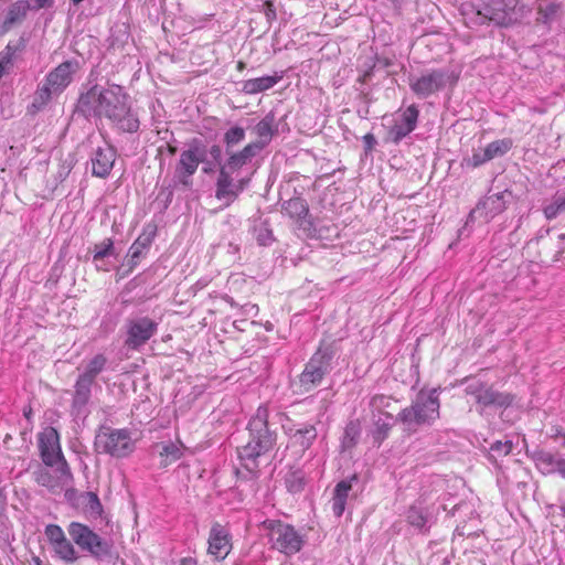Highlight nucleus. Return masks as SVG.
Wrapping results in <instances>:
<instances>
[{
    "instance_id": "nucleus-1",
    "label": "nucleus",
    "mask_w": 565,
    "mask_h": 565,
    "mask_svg": "<svg viewBox=\"0 0 565 565\" xmlns=\"http://www.w3.org/2000/svg\"><path fill=\"white\" fill-rule=\"evenodd\" d=\"M75 113L87 120L105 118L120 132L136 134L140 128L129 94L117 84H94L79 95Z\"/></svg>"
},
{
    "instance_id": "nucleus-2",
    "label": "nucleus",
    "mask_w": 565,
    "mask_h": 565,
    "mask_svg": "<svg viewBox=\"0 0 565 565\" xmlns=\"http://www.w3.org/2000/svg\"><path fill=\"white\" fill-rule=\"evenodd\" d=\"M248 441L237 448L239 467L235 473L241 481H256L260 476V460L271 452L277 444V430L269 423L267 406L260 405L250 417Z\"/></svg>"
},
{
    "instance_id": "nucleus-3",
    "label": "nucleus",
    "mask_w": 565,
    "mask_h": 565,
    "mask_svg": "<svg viewBox=\"0 0 565 565\" xmlns=\"http://www.w3.org/2000/svg\"><path fill=\"white\" fill-rule=\"evenodd\" d=\"M440 387H423L412 401V404L403 408L396 420L408 435L417 433L422 427H430L440 416Z\"/></svg>"
},
{
    "instance_id": "nucleus-4",
    "label": "nucleus",
    "mask_w": 565,
    "mask_h": 565,
    "mask_svg": "<svg viewBox=\"0 0 565 565\" xmlns=\"http://www.w3.org/2000/svg\"><path fill=\"white\" fill-rule=\"evenodd\" d=\"M338 351L334 341L320 343L299 375L300 393H309L322 383L324 376L333 369Z\"/></svg>"
},
{
    "instance_id": "nucleus-5",
    "label": "nucleus",
    "mask_w": 565,
    "mask_h": 565,
    "mask_svg": "<svg viewBox=\"0 0 565 565\" xmlns=\"http://www.w3.org/2000/svg\"><path fill=\"white\" fill-rule=\"evenodd\" d=\"M135 448L131 433L127 428H113L102 425L95 435L94 449L98 454L121 459L130 456Z\"/></svg>"
},
{
    "instance_id": "nucleus-6",
    "label": "nucleus",
    "mask_w": 565,
    "mask_h": 565,
    "mask_svg": "<svg viewBox=\"0 0 565 565\" xmlns=\"http://www.w3.org/2000/svg\"><path fill=\"white\" fill-rule=\"evenodd\" d=\"M67 532L79 550L87 552L95 561L104 562L113 558L114 546L111 541L102 537L88 525L81 522H71Z\"/></svg>"
},
{
    "instance_id": "nucleus-7",
    "label": "nucleus",
    "mask_w": 565,
    "mask_h": 565,
    "mask_svg": "<svg viewBox=\"0 0 565 565\" xmlns=\"http://www.w3.org/2000/svg\"><path fill=\"white\" fill-rule=\"evenodd\" d=\"M471 18L477 24L492 22L498 26L508 28L516 23L521 14L518 11V0H489L478 9L471 6Z\"/></svg>"
},
{
    "instance_id": "nucleus-8",
    "label": "nucleus",
    "mask_w": 565,
    "mask_h": 565,
    "mask_svg": "<svg viewBox=\"0 0 565 565\" xmlns=\"http://www.w3.org/2000/svg\"><path fill=\"white\" fill-rule=\"evenodd\" d=\"M38 447L44 466L56 467L62 476L72 477L71 467L62 451L60 435L54 427H46L38 435Z\"/></svg>"
},
{
    "instance_id": "nucleus-9",
    "label": "nucleus",
    "mask_w": 565,
    "mask_h": 565,
    "mask_svg": "<svg viewBox=\"0 0 565 565\" xmlns=\"http://www.w3.org/2000/svg\"><path fill=\"white\" fill-rule=\"evenodd\" d=\"M263 527L267 531L271 546L277 551L294 555L301 550L303 540L292 525L280 520H266L263 522Z\"/></svg>"
},
{
    "instance_id": "nucleus-10",
    "label": "nucleus",
    "mask_w": 565,
    "mask_h": 565,
    "mask_svg": "<svg viewBox=\"0 0 565 565\" xmlns=\"http://www.w3.org/2000/svg\"><path fill=\"white\" fill-rule=\"evenodd\" d=\"M204 142L202 139L193 138L188 142V149L183 150L175 167L174 178L184 188L192 185V175L196 172L203 160Z\"/></svg>"
},
{
    "instance_id": "nucleus-11",
    "label": "nucleus",
    "mask_w": 565,
    "mask_h": 565,
    "mask_svg": "<svg viewBox=\"0 0 565 565\" xmlns=\"http://www.w3.org/2000/svg\"><path fill=\"white\" fill-rule=\"evenodd\" d=\"M158 327L159 323L147 316L127 319L125 345L139 350L158 332Z\"/></svg>"
},
{
    "instance_id": "nucleus-12",
    "label": "nucleus",
    "mask_w": 565,
    "mask_h": 565,
    "mask_svg": "<svg viewBox=\"0 0 565 565\" xmlns=\"http://www.w3.org/2000/svg\"><path fill=\"white\" fill-rule=\"evenodd\" d=\"M512 196V192L509 190L493 194L488 193L478 201L476 207L469 213L468 220L473 221L475 218L480 217L486 222L491 221L497 215L505 211Z\"/></svg>"
},
{
    "instance_id": "nucleus-13",
    "label": "nucleus",
    "mask_w": 565,
    "mask_h": 565,
    "mask_svg": "<svg viewBox=\"0 0 565 565\" xmlns=\"http://www.w3.org/2000/svg\"><path fill=\"white\" fill-rule=\"evenodd\" d=\"M449 78L448 72L444 70H433L418 78H411L409 86L414 94L426 98L436 92L441 90Z\"/></svg>"
},
{
    "instance_id": "nucleus-14",
    "label": "nucleus",
    "mask_w": 565,
    "mask_h": 565,
    "mask_svg": "<svg viewBox=\"0 0 565 565\" xmlns=\"http://www.w3.org/2000/svg\"><path fill=\"white\" fill-rule=\"evenodd\" d=\"M438 508L434 504H425L423 500H417L407 511L406 519L409 525L417 529L420 533L427 534L431 525L436 522Z\"/></svg>"
},
{
    "instance_id": "nucleus-15",
    "label": "nucleus",
    "mask_w": 565,
    "mask_h": 565,
    "mask_svg": "<svg viewBox=\"0 0 565 565\" xmlns=\"http://www.w3.org/2000/svg\"><path fill=\"white\" fill-rule=\"evenodd\" d=\"M256 136V140L249 142L252 147H256V151L260 153L278 135V122L273 110L268 111L252 129Z\"/></svg>"
},
{
    "instance_id": "nucleus-16",
    "label": "nucleus",
    "mask_w": 565,
    "mask_h": 565,
    "mask_svg": "<svg viewBox=\"0 0 565 565\" xmlns=\"http://www.w3.org/2000/svg\"><path fill=\"white\" fill-rule=\"evenodd\" d=\"M34 9L29 0H17L6 10L3 19L0 21V35H4L12 29L21 25L30 10Z\"/></svg>"
},
{
    "instance_id": "nucleus-17",
    "label": "nucleus",
    "mask_w": 565,
    "mask_h": 565,
    "mask_svg": "<svg viewBox=\"0 0 565 565\" xmlns=\"http://www.w3.org/2000/svg\"><path fill=\"white\" fill-rule=\"evenodd\" d=\"M531 459L543 475L557 473L565 479V458L557 457L544 449H535L531 452Z\"/></svg>"
},
{
    "instance_id": "nucleus-18",
    "label": "nucleus",
    "mask_w": 565,
    "mask_h": 565,
    "mask_svg": "<svg viewBox=\"0 0 565 565\" xmlns=\"http://www.w3.org/2000/svg\"><path fill=\"white\" fill-rule=\"evenodd\" d=\"M281 209L289 217L297 218L299 226L308 231L309 234L316 231L313 222L309 216L308 203L305 199L300 196L291 198L282 203Z\"/></svg>"
},
{
    "instance_id": "nucleus-19",
    "label": "nucleus",
    "mask_w": 565,
    "mask_h": 565,
    "mask_svg": "<svg viewBox=\"0 0 565 565\" xmlns=\"http://www.w3.org/2000/svg\"><path fill=\"white\" fill-rule=\"evenodd\" d=\"M231 551L230 534L223 525L214 523L210 530L209 553L217 561L224 559Z\"/></svg>"
},
{
    "instance_id": "nucleus-20",
    "label": "nucleus",
    "mask_w": 565,
    "mask_h": 565,
    "mask_svg": "<svg viewBox=\"0 0 565 565\" xmlns=\"http://www.w3.org/2000/svg\"><path fill=\"white\" fill-rule=\"evenodd\" d=\"M224 153L226 158L220 170H224L231 174L239 171L243 167L250 163L257 154H259V152L256 151V147H252L248 143L238 151L227 150L224 151Z\"/></svg>"
},
{
    "instance_id": "nucleus-21",
    "label": "nucleus",
    "mask_w": 565,
    "mask_h": 565,
    "mask_svg": "<svg viewBox=\"0 0 565 565\" xmlns=\"http://www.w3.org/2000/svg\"><path fill=\"white\" fill-rule=\"evenodd\" d=\"M359 483L360 475L355 472L335 484L332 497V512L337 518L343 514L349 492Z\"/></svg>"
},
{
    "instance_id": "nucleus-22",
    "label": "nucleus",
    "mask_w": 565,
    "mask_h": 565,
    "mask_svg": "<svg viewBox=\"0 0 565 565\" xmlns=\"http://www.w3.org/2000/svg\"><path fill=\"white\" fill-rule=\"evenodd\" d=\"M317 437L318 431L312 424H301L299 427L289 430L290 446L301 455L311 448Z\"/></svg>"
},
{
    "instance_id": "nucleus-23",
    "label": "nucleus",
    "mask_w": 565,
    "mask_h": 565,
    "mask_svg": "<svg viewBox=\"0 0 565 565\" xmlns=\"http://www.w3.org/2000/svg\"><path fill=\"white\" fill-rule=\"evenodd\" d=\"M238 196L239 193L233 174L220 170L215 182V198L224 202L225 207H228Z\"/></svg>"
},
{
    "instance_id": "nucleus-24",
    "label": "nucleus",
    "mask_w": 565,
    "mask_h": 565,
    "mask_svg": "<svg viewBox=\"0 0 565 565\" xmlns=\"http://www.w3.org/2000/svg\"><path fill=\"white\" fill-rule=\"evenodd\" d=\"M115 160L116 150L113 147H98L90 159L93 175L98 178L108 177L114 167Z\"/></svg>"
},
{
    "instance_id": "nucleus-25",
    "label": "nucleus",
    "mask_w": 565,
    "mask_h": 565,
    "mask_svg": "<svg viewBox=\"0 0 565 565\" xmlns=\"http://www.w3.org/2000/svg\"><path fill=\"white\" fill-rule=\"evenodd\" d=\"M515 396L508 392H500L494 388L493 385L487 386L483 395L479 399V408L483 411L486 408H508L514 402Z\"/></svg>"
},
{
    "instance_id": "nucleus-26",
    "label": "nucleus",
    "mask_w": 565,
    "mask_h": 565,
    "mask_svg": "<svg viewBox=\"0 0 565 565\" xmlns=\"http://www.w3.org/2000/svg\"><path fill=\"white\" fill-rule=\"evenodd\" d=\"M93 385V383L79 376L77 377L74 384V393L72 396V412L76 416L85 415L86 406L92 397Z\"/></svg>"
},
{
    "instance_id": "nucleus-27",
    "label": "nucleus",
    "mask_w": 565,
    "mask_h": 565,
    "mask_svg": "<svg viewBox=\"0 0 565 565\" xmlns=\"http://www.w3.org/2000/svg\"><path fill=\"white\" fill-rule=\"evenodd\" d=\"M47 468L49 467L46 466H40L36 470L33 471V479L41 487L54 491L73 480V476H62L61 472L56 470V467L53 468L54 472H51Z\"/></svg>"
},
{
    "instance_id": "nucleus-28",
    "label": "nucleus",
    "mask_w": 565,
    "mask_h": 565,
    "mask_svg": "<svg viewBox=\"0 0 565 565\" xmlns=\"http://www.w3.org/2000/svg\"><path fill=\"white\" fill-rule=\"evenodd\" d=\"M395 423H398L396 420V416L394 417L391 413H385L382 415H376L373 413V441L380 446L388 437L390 431Z\"/></svg>"
},
{
    "instance_id": "nucleus-29",
    "label": "nucleus",
    "mask_w": 565,
    "mask_h": 565,
    "mask_svg": "<svg viewBox=\"0 0 565 565\" xmlns=\"http://www.w3.org/2000/svg\"><path fill=\"white\" fill-rule=\"evenodd\" d=\"M284 77V72L275 73V75H266L242 82V92L248 95L258 94L270 89Z\"/></svg>"
},
{
    "instance_id": "nucleus-30",
    "label": "nucleus",
    "mask_w": 565,
    "mask_h": 565,
    "mask_svg": "<svg viewBox=\"0 0 565 565\" xmlns=\"http://www.w3.org/2000/svg\"><path fill=\"white\" fill-rule=\"evenodd\" d=\"M74 66V63H72L71 61H65L61 63L46 76L47 84L52 86L55 90L64 88L72 81Z\"/></svg>"
},
{
    "instance_id": "nucleus-31",
    "label": "nucleus",
    "mask_w": 565,
    "mask_h": 565,
    "mask_svg": "<svg viewBox=\"0 0 565 565\" xmlns=\"http://www.w3.org/2000/svg\"><path fill=\"white\" fill-rule=\"evenodd\" d=\"M157 234V226L152 224H148L145 226L141 234L136 238V241L129 247L128 253L134 254L135 257L139 256L143 258L149 250L154 236Z\"/></svg>"
},
{
    "instance_id": "nucleus-32",
    "label": "nucleus",
    "mask_w": 565,
    "mask_h": 565,
    "mask_svg": "<svg viewBox=\"0 0 565 565\" xmlns=\"http://www.w3.org/2000/svg\"><path fill=\"white\" fill-rule=\"evenodd\" d=\"M107 364V356L103 353H97L86 362L84 371L78 376L95 384L97 376L106 370Z\"/></svg>"
},
{
    "instance_id": "nucleus-33",
    "label": "nucleus",
    "mask_w": 565,
    "mask_h": 565,
    "mask_svg": "<svg viewBox=\"0 0 565 565\" xmlns=\"http://www.w3.org/2000/svg\"><path fill=\"white\" fill-rule=\"evenodd\" d=\"M561 17V4L554 1L543 0L537 6L536 22L551 25Z\"/></svg>"
},
{
    "instance_id": "nucleus-34",
    "label": "nucleus",
    "mask_w": 565,
    "mask_h": 565,
    "mask_svg": "<svg viewBox=\"0 0 565 565\" xmlns=\"http://www.w3.org/2000/svg\"><path fill=\"white\" fill-rule=\"evenodd\" d=\"M513 441L508 439L504 441L497 440L490 445L488 451V459L492 462L497 468H500L499 460L503 457H507L512 452Z\"/></svg>"
},
{
    "instance_id": "nucleus-35",
    "label": "nucleus",
    "mask_w": 565,
    "mask_h": 565,
    "mask_svg": "<svg viewBox=\"0 0 565 565\" xmlns=\"http://www.w3.org/2000/svg\"><path fill=\"white\" fill-rule=\"evenodd\" d=\"M158 447H160V450H159V456L161 458L160 467H163V468L178 461L183 455L181 448L172 441L163 443L161 445H158Z\"/></svg>"
},
{
    "instance_id": "nucleus-36",
    "label": "nucleus",
    "mask_w": 565,
    "mask_h": 565,
    "mask_svg": "<svg viewBox=\"0 0 565 565\" xmlns=\"http://www.w3.org/2000/svg\"><path fill=\"white\" fill-rule=\"evenodd\" d=\"M114 242L111 238L104 239L100 244H96L94 247L93 262L97 270H108V267L99 265L106 257L114 255Z\"/></svg>"
},
{
    "instance_id": "nucleus-37",
    "label": "nucleus",
    "mask_w": 565,
    "mask_h": 565,
    "mask_svg": "<svg viewBox=\"0 0 565 565\" xmlns=\"http://www.w3.org/2000/svg\"><path fill=\"white\" fill-rule=\"evenodd\" d=\"M361 435V425L358 419L350 420L343 433L341 446L343 450L352 449L358 444Z\"/></svg>"
},
{
    "instance_id": "nucleus-38",
    "label": "nucleus",
    "mask_w": 565,
    "mask_h": 565,
    "mask_svg": "<svg viewBox=\"0 0 565 565\" xmlns=\"http://www.w3.org/2000/svg\"><path fill=\"white\" fill-rule=\"evenodd\" d=\"M461 383L465 384V393L473 396L476 404L479 406V399L483 395L488 383L477 376H467L461 381Z\"/></svg>"
},
{
    "instance_id": "nucleus-39",
    "label": "nucleus",
    "mask_w": 565,
    "mask_h": 565,
    "mask_svg": "<svg viewBox=\"0 0 565 565\" xmlns=\"http://www.w3.org/2000/svg\"><path fill=\"white\" fill-rule=\"evenodd\" d=\"M72 542L65 537L53 546L55 554L67 564L74 563L79 558Z\"/></svg>"
},
{
    "instance_id": "nucleus-40",
    "label": "nucleus",
    "mask_w": 565,
    "mask_h": 565,
    "mask_svg": "<svg viewBox=\"0 0 565 565\" xmlns=\"http://www.w3.org/2000/svg\"><path fill=\"white\" fill-rule=\"evenodd\" d=\"M254 236L258 245L269 246L275 241L273 230L267 220L256 223L253 227Z\"/></svg>"
},
{
    "instance_id": "nucleus-41",
    "label": "nucleus",
    "mask_w": 565,
    "mask_h": 565,
    "mask_svg": "<svg viewBox=\"0 0 565 565\" xmlns=\"http://www.w3.org/2000/svg\"><path fill=\"white\" fill-rule=\"evenodd\" d=\"M246 131L241 126H233L227 129L223 135V142L225 146V150H234L236 146L242 143L245 140Z\"/></svg>"
},
{
    "instance_id": "nucleus-42",
    "label": "nucleus",
    "mask_w": 565,
    "mask_h": 565,
    "mask_svg": "<svg viewBox=\"0 0 565 565\" xmlns=\"http://www.w3.org/2000/svg\"><path fill=\"white\" fill-rule=\"evenodd\" d=\"M513 147V140L511 138H503L494 140L487 145L484 148L490 161L498 157H503Z\"/></svg>"
},
{
    "instance_id": "nucleus-43",
    "label": "nucleus",
    "mask_w": 565,
    "mask_h": 565,
    "mask_svg": "<svg viewBox=\"0 0 565 565\" xmlns=\"http://www.w3.org/2000/svg\"><path fill=\"white\" fill-rule=\"evenodd\" d=\"M489 161H490V159L488 157L486 149L479 148V149H473L471 156L465 157L462 159L461 167L468 168V169H477V168L486 164Z\"/></svg>"
},
{
    "instance_id": "nucleus-44",
    "label": "nucleus",
    "mask_w": 565,
    "mask_h": 565,
    "mask_svg": "<svg viewBox=\"0 0 565 565\" xmlns=\"http://www.w3.org/2000/svg\"><path fill=\"white\" fill-rule=\"evenodd\" d=\"M286 488L291 493L301 492L305 488V475L301 470L289 471L285 478Z\"/></svg>"
},
{
    "instance_id": "nucleus-45",
    "label": "nucleus",
    "mask_w": 565,
    "mask_h": 565,
    "mask_svg": "<svg viewBox=\"0 0 565 565\" xmlns=\"http://www.w3.org/2000/svg\"><path fill=\"white\" fill-rule=\"evenodd\" d=\"M418 116V108L415 105H411L402 113L399 119L396 121L405 126L411 131H414L417 126Z\"/></svg>"
},
{
    "instance_id": "nucleus-46",
    "label": "nucleus",
    "mask_w": 565,
    "mask_h": 565,
    "mask_svg": "<svg viewBox=\"0 0 565 565\" xmlns=\"http://www.w3.org/2000/svg\"><path fill=\"white\" fill-rule=\"evenodd\" d=\"M83 498L85 499V509L90 515L97 518L103 513V505L97 493L88 491L85 492Z\"/></svg>"
},
{
    "instance_id": "nucleus-47",
    "label": "nucleus",
    "mask_w": 565,
    "mask_h": 565,
    "mask_svg": "<svg viewBox=\"0 0 565 565\" xmlns=\"http://www.w3.org/2000/svg\"><path fill=\"white\" fill-rule=\"evenodd\" d=\"M412 131L407 129L405 126H403L398 121H395V124L388 129L385 141L398 145Z\"/></svg>"
},
{
    "instance_id": "nucleus-48",
    "label": "nucleus",
    "mask_w": 565,
    "mask_h": 565,
    "mask_svg": "<svg viewBox=\"0 0 565 565\" xmlns=\"http://www.w3.org/2000/svg\"><path fill=\"white\" fill-rule=\"evenodd\" d=\"M20 46H24L23 40L20 41V45H13L11 42L0 52V62L9 71L13 66V60L15 53L20 50Z\"/></svg>"
},
{
    "instance_id": "nucleus-49",
    "label": "nucleus",
    "mask_w": 565,
    "mask_h": 565,
    "mask_svg": "<svg viewBox=\"0 0 565 565\" xmlns=\"http://www.w3.org/2000/svg\"><path fill=\"white\" fill-rule=\"evenodd\" d=\"M543 212L547 220H553L565 212V196H555L553 202L544 207Z\"/></svg>"
},
{
    "instance_id": "nucleus-50",
    "label": "nucleus",
    "mask_w": 565,
    "mask_h": 565,
    "mask_svg": "<svg viewBox=\"0 0 565 565\" xmlns=\"http://www.w3.org/2000/svg\"><path fill=\"white\" fill-rule=\"evenodd\" d=\"M392 398L383 394L374 395L371 398L370 405L373 407V413L382 415L387 413L385 409L391 407Z\"/></svg>"
},
{
    "instance_id": "nucleus-51",
    "label": "nucleus",
    "mask_w": 565,
    "mask_h": 565,
    "mask_svg": "<svg viewBox=\"0 0 565 565\" xmlns=\"http://www.w3.org/2000/svg\"><path fill=\"white\" fill-rule=\"evenodd\" d=\"M44 533H45L49 542L53 546L66 537L62 527L57 524L46 525Z\"/></svg>"
},
{
    "instance_id": "nucleus-52",
    "label": "nucleus",
    "mask_w": 565,
    "mask_h": 565,
    "mask_svg": "<svg viewBox=\"0 0 565 565\" xmlns=\"http://www.w3.org/2000/svg\"><path fill=\"white\" fill-rule=\"evenodd\" d=\"M258 10L264 13L267 23L270 25L277 18L276 8L271 0H266L257 6Z\"/></svg>"
},
{
    "instance_id": "nucleus-53",
    "label": "nucleus",
    "mask_w": 565,
    "mask_h": 565,
    "mask_svg": "<svg viewBox=\"0 0 565 565\" xmlns=\"http://www.w3.org/2000/svg\"><path fill=\"white\" fill-rule=\"evenodd\" d=\"M52 88L53 87L50 86L47 83L40 87L36 92L32 106L40 107L41 105L45 104L51 98Z\"/></svg>"
},
{
    "instance_id": "nucleus-54",
    "label": "nucleus",
    "mask_w": 565,
    "mask_h": 565,
    "mask_svg": "<svg viewBox=\"0 0 565 565\" xmlns=\"http://www.w3.org/2000/svg\"><path fill=\"white\" fill-rule=\"evenodd\" d=\"M206 151H207V157L211 160V162L218 163V170H220L222 167V163H224V160H225L223 158V149H222L221 145L213 143L210 148L206 147Z\"/></svg>"
},
{
    "instance_id": "nucleus-55",
    "label": "nucleus",
    "mask_w": 565,
    "mask_h": 565,
    "mask_svg": "<svg viewBox=\"0 0 565 565\" xmlns=\"http://www.w3.org/2000/svg\"><path fill=\"white\" fill-rule=\"evenodd\" d=\"M73 169V160L72 159H66L64 161H62L60 164H58V170L56 172V177H55V180L61 183L63 182L67 177L68 174L71 173Z\"/></svg>"
},
{
    "instance_id": "nucleus-56",
    "label": "nucleus",
    "mask_w": 565,
    "mask_h": 565,
    "mask_svg": "<svg viewBox=\"0 0 565 565\" xmlns=\"http://www.w3.org/2000/svg\"><path fill=\"white\" fill-rule=\"evenodd\" d=\"M203 160L201 161V163L203 164L202 167V172L204 174H212L216 171V169L218 170V163L217 162H211V160L209 159L207 157V151H206V145L204 143V154H202L201 157Z\"/></svg>"
},
{
    "instance_id": "nucleus-57",
    "label": "nucleus",
    "mask_w": 565,
    "mask_h": 565,
    "mask_svg": "<svg viewBox=\"0 0 565 565\" xmlns=\"http://www.w3.org/2000/svg\"><path fill=\"white\" fill-rule=\"evenodd\" d=\"M362 141H363V145H364V153L366 156L370 154L374 150V148H375V146L377 143V140H376L375 136L373 134H371V132L364 135L363 138H362Z\"/></svg>"
},
{
    "instance_id": "nucleus-58",
    "label": "nucleus",
    "mask_w": 565,
    "mask_h": 565,
    "mask_svg": "<svg viewBox=\"0 0 565 565\" xmlns=\"http://www.w3.org/2000/svg\"><path fill=\"white\" fill-rule=\"evenodd\" d=\"M140 259L141 257L137 256L135 257L134 254H127V260L125 264H122V267H127L125 269V271L122 273V275H128L130 274L137 266L138 264L140 263Z\"/></svg>"
},
{
    "instance_id": "nucleus-59",
    "label": "nucleus",
    "mask_w": 565,
    "mask_h": 565,
    "mask_svg": "<svg viewBox=\"0 0 565 565\" xmlns=\"http://www.w3.org/2000/svg\"><path fill=\"white\" fill-rule=\"evenodd\" d=\"M34 10L51 8L54 4V0H33Z\"/></svg>"
},
{
    "instance_id": "nucleus-60",
    "label": "nucleus",
    "mask_w": 565,
    "mask_h": 565,
    "mask_svg": "<svg viewBox=\"0 0 565 565\" xmlns=\"http://www.w3.org/2000/svg\"><path fill=\"white\" fill-rule=\"evenodd\" d=\"M235 182H236V185H237V191L241 194L248 186L249 179L248 178H241V179L235 180Z\"/></svg>"
},
{
    "instance_id": "nucleus-61",
    "label": "nucleus",
    "mask_w": 565,
    "mask_h": 565,
    "mask_svg": "<svg viewBox=\"0 0 565 565\" xmlns=\"http://www.w3.org/2000/svg\"><path fill=\"white\" fill-rule=\"evenodd\" d=\"M564 434H565V431L562 429V427L553 426L551 428L550 436H551V438L557 439V438H562Z\"/></svg>"
},
{
    "instance_id": "nucleus-62",
    "label": "nucleus",
    "mask_w": 565,
    "mask_h": 565,
    "mask_svg": "<svg viewBox=\"0 0 565 565\" xmlns=\"http://www.w3.org/2000/svg\"><path fill=\"white\" fill-rule=\"evenodd\" d=\"M553 262H556V263H558V262H559V263H562V265H565V248L559 249V250L555 254V256H554V258H553Z\"/></svg>"
},
{
    "instance_id": "nucleus-63",
    "label": "nucleus",
    "mask_w": 565,
    "mask_h": 565,
    "mask_svg": "<svg viewBox=\"0 0 565 565\" xmlns=\"http://www.w3.org/2000/svg\"><path fill=\"white\" fill-rule=\"evenodd\" d=\"M180 565H198V562L193 557H183L180 561Z\"/></svg>"
},
{
    "instance_id": "nucleus-64",
    "label": "nucleus",
    "mask_w": 565,
    "mask_h": 565,
    "mask_svg": "<svg viewBox=\"0 0 565 565\" xmlns=\"http://www.w3.org/2000/svg\"><path fill=\"white\" fill-rule=\"evenodd\" d=\"M23 416L25 417V419H28L29 422L31 420V417H32V407L31 406H25L23 408Z\"/></svg>"
}]
</instances>
